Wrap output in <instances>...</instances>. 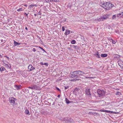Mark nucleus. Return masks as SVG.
<instances>
[{
    "mask_svg": "<svg viewBox=\"0 0 123 123\" xmlns=\"http://www.w3.org/2000/svg\"><path fill=\"white\" fill-rule=\"evenodd\" d=\"M101 6L106 10H109L114 6V5L109 2H106L100 4Z\"/></svg>",
    "mask_w": 123,
    "mask_h": 123,
    "instance_id": "f257e3e1",
    "label": "nucleus"
},
{
    "mask_svg": "<svg viewBox=\"0 0 123 123\" xmlns=\"http://www.w3.org/2000/svg\"><path fill=\"white\" fill-rule=\"evenodd\" d=\"M28 88L36 90H41V88L39 86L34 85H31L30 86L28 87Z\"/></svg>",
    "mask_w": 123,
    "mask_h": 123,
    "instance_id": "f03ea898",
    "label": "nucleus"
},
{
    "mask_svg": "<svg viewBox=\"0 0 123 123\" xmlns=\"http://www.w3.org/2000/svg\"><path fill=\"white\" fill-rule=\"evenodd\" d=\"M9 100L11 104L13 105H15V101L17 100V99L13 97H10L9 98Z\"/></svg>",
    "mask_w": 123,
    "mask_h": 123,
    "instance_id": "7ed1b4c3",
    "label": "nucleus"
},
{
    "mask_svg": "<svg viewBox=\"0 0 123 123\" xmlns=\"http://www.w3.org/2000/svg\"><path fill=\"white\" fill-rule=\"evenodd\" d=\"M97 93L99 95V96L101 97L104 95L105 92L103 90L98 89L97 90Z\"/></svg>",
    "mask_w": 123,
    "mask_h": 123,
    "instance_id": "20e7f679",
    "label": "nucleus"
},
{
    "mask_svg": "<svg viewBox=\"0 0 123 123\" xmlns=\"http://www.w3.org/2000/svg\"><path fill=\"white\" fill-rule=\"evenodd\" d=\"M35 6L36 7L37 5L36 4H31L30 5L28 9L31 12H33L34 11L33 7Z\"/></svg>",
    "mask_w": 123,
    "mask_h": 123,
    "instance_id": "39448f33",
    "label": "nucleus"
},
{
    "mask_svg": "<svg viewBox=\"0 0 123 123\" xmlns=\"http://www.w3.org/2000/svg\"><path fill=\"white\" fill-rule=\"evenodd\" d=\"M77 72L78 76H82L83 74H86L89 75L87 73H85L83 72L80 70L77 71Z\"/></svg>",
    "mask_w": 123,
    "mask_h": 123,
    "instance_id": "423d86ee",
    "label": "nucleus"
},
{
    "mask_svg": "<svg viewBox=\"0 0 123 123\" xmlns=\"http://www.w3.org/2000/svg\"><path fill=\"white\" fill-rule=\"evenodd\" d=\"M71 78H73L74 77H76V78L78 77L77 71H74L72 72V74H71Z\"/></svg>",
    "mask_w": 123,
    "mask_h": 123,
    "instance_id": "0eeeda50",
    "label": "nucleus"
},
{
    "mask_svg": "<svg viewBox=\"0 0 123 123\" xmlns=\"http://www.w3.org/2000/svg\"><path fill=\"white\" fill-rule=\"evenodd\" d=\"M28 69L29 72L35 69L34 67H33L31 65H29L28 67Z\"/></svg>",
    "mask_w": 123,
    "mask_h": 123,
    "instance_id": "6e6552de",
    "label": "nucleus"
},
{
    "mask_svg": "<svg viewBox=\"0 0 123 123\" xmlns=\"http://www.w3.org/2000/svg\"><path fill=\"white\" fill-rule=\"evenodd\" d=\"M90 89L89 88L86 89V94L88 95L89 97H90L91 96V95L90 93Z\"/></svg>",
    "mask_w": 123,
    "mask_h": 123,
    "instance_id": "1a4fd4ad",
    "label": "nucleus"
},
{
    "mask_svg": "<svg viewBox=\"0 0 123 123\" xmlns=\"http://www.w3.org/2000/svg\"><path fill=\"white\" fill-rule=\"evenodd\" d=\"M4 66L7 69H10L11 66V65L10 64H6L5 63H4Z\"/></svg>",
    "mask_w": 123,
    "mask_h": 123,
    "instance_id": "9d476101",
    "label": "nucleus"
},
{
    "mask_svg": "<svg viewBox=\"0 0 123 123\" xmlns=\"http://www.w3.org/2000/svg\"><path fill=\"white\" fill-rule=\"evenodd\" d=\"M21 86L20 85H16L14 86L15 90H18L21 88Z\"/></svg>",
    "mask_w": 123,
    "mask_h": 123,
    "instance_id": "9b49d317",
    "label": "nucleus"
},
{
    "mask_svg": "<svg viewBox=\"0 0 123 123\" xmlns=\"http://www.w3.org/2000/svg\"><path fill=\"white\" fill-rule=\"evenodd\" d=\"M102 17L103 20L104 19H106L108 18V15L107 14L104 15Z\"/></svg>",
    "mask_w": 123,
    "mask_h": 123,
    "instance_id": "f8f14e48",
    "label": "nucleus"
},
{
    "mask_svg": "<svg viewBox=\"0 0 123 123\" xmlns=\"http://www.w3.org/2000/svg\"><path fill=\"white\" fill-rule=\"evenodd\" d=\"M118 63L119 65L121 67L123 66V62L121 60H119L118 62Z\"/></svg>",
    "mask_w": 123,
    "mask_h": 123,
    "instance_id": "ddd939ff",
    "label": "nucleus"
},
{
    "mask_svg": "<svg viewBox=\"0 0 123 123\" xmlns=\"http://www.w3.org/2000/svg\"><path fill=\"white\" fill-rule=\"evenodd\" d=\"M0 70L1 72H2L4 71H6V69L3 67H1L0 69Z\"/></svg>",
    "mask_w": 123,
    "mask_h": 123,
    "instance_id": "4468645a",
    "label": "nucleus"
},
{
    "mask_svg": "<svg viewBox=\"0 0 123 123\" xmlns=\"http://www.w3.org/2000/svg\"><path fill=\"white\" fill-rule=\"evenodd\" d=\"M20 43H18L15 41H14V44L15 46H16L17 45H20Z\"/></svg>",
    "mask_w": 123,
    "mask_h": 123,
    "instance_id": "2eb2a0df",
    "label": "nucleus"
},
{
    "mask_svg": "<svg viewBox=\"0 0 123 123\" xmlns=\"http://www.w3.org/2000/svg\"><path fill=\"white\" fill-rule=\"evenodd\" d=\"M94 55L96 56L97 58H100V55L98 54V52H97L95 53V54H94Z\"/></svg>",
    "mask_w": 123,
    "mask_h": 123,
    "instance_id": "dca6fc26",
    "label": "nucleus"
},
{
    "mask_svg": "<svg viewBox=\"0 0 123 123\" xmlns=\"http://www.w3.org/2000/svg\"><path fill=\"white\" fill-rule=\"evenodd\" d=\"M70 33V30H69L67 29L66 30V32L65 33V34L66 35L69 34Z\"/></svg>",
    "mask_w": 123,
    "mask_h": 123,
    "instance_id": "f3484780",
    "label": "nucleus"
},
{
    "mask_svg": "<svg viewBox=\"0 0 123 123\" xmlns=\"http://www.w3.org/2000/svg\"><path fill=\"white\" fill-rule=\"evenodd\" d=\"M106 112L108 113H115V114L116 113V112H113L112 111H107V110L106 111Z\"/></svg>",
    "mask_w": 123,
    "mask_h": 123,
    "instance_id": "a211bd4d",
    "label": "nucleus"
},
{
    "mask_svg": "<svg viewBox=\"0 0 123 123\" xmlns=\"http://www.w3.org/2000/svg\"><path fill=\"white\" fill-rule=\"evenodd\" d=\"M107 56V54H102L101 55V56L102 57H105Z\"/></svg>",
    "mask_w": 123,
    "mask_h": 123,
    "instance_id": "6ab92c4d",
    "label": "nucleus"
},
{
    "mask_svg": "<svg viewBox=\"0 0 123 123\" xmlns=\"http://www.w3.org/2000/svg\"><path fill=\"white\" fill-rule=\"evenodd\" d=\"M97 20L98 21H99L103 20L102 17H101L100 18H97Z\"/></svg>",
    "mask_w": 123,
    "mask_h": 123,
    "instance_id": "aec40b11",
    "label": "nucleus"
},
{
    "mask_svg": "<svg viewBox=\"0 0 123 123\" xmlns=\"http://www.w3.org/2000/svg\"><path fill=\"white\" fill-rule=\"evenodd\" d=\"M25 112L26 114H29V111L28 109H27L25 110Z\"/></svg>",
    "mask_w": 123,
    "mask_h": 123,
    "instance_id": "412c9836",
    "label": "nucleus"
},
{
    "mask_svg": "<svg viewBox=\"0 0 123 123\" xmlns=\"http://www.w3.org/2000/svg\"><path fill=\"white\" fill-rule=\"evenodd\" d=\"M71 43L73 44H75L76 43V41L74 40H73L71 41Z\"/></svg>",
    "mask_w": 123,
    "mask_h": 123,
    "instance_id": "4be33fe9",
    "label": "nucleus"
},
{
    "mask_svg": "<svg viewBox=\"0 0 123 123\" xmlns=\"http://www.w3.org/2000/svg\"><path fill=\"white\" fill-rule=\"evenodd\" d=\"M65 101L67 104H68L70 103L69 101L67 98H66Z\"/></svg>",
    "mask_w": 123,
    "mask_h": 123,
    "instance_id": "5701e85b",
    "label": "nucleus"
},
{
    "mask_svg": "<svg viewBox=\"0 0 123 123\" xmlns=\"http://www.w3.org/2000/svg\"><path fill=\"white\" fill-rule=\"evenodd\" d=\"M122 12L120 13H119V14H118L117 15V16L118 17H119V16L121 15H122Z\"/></svg>",
    "mask_w": 123,
    "mask_h": 123,
    "instance_id": "b1692460",
    "label": "nucleus"
},
{
    "mask_svg": "<svg viewBox=\"0 0 123 123\" xmlns=\"http://www.w3.org/2000/svg\"><path fill=\"white\" fill-rule=\"evenodd\" d=\"M92 114H93L94 115H97L98 114V113L95 112H92Z\"/></svg>",
    "mask_w": 123,
    "mask_h": 123,
    "instance_id": "393cba45",
    "label": "nucleus"
},
{
    "mask_svg": "<svg viewBox=\"0 0 123 123\" xmlns=\"http://www.w3.org/2000/svg\"><path fill=\"white\" fill-rule=\"evenodd\" d=\"M22 8H19L17 10V11L18 12H19L20 11H22Z\"/></svg>",
    "mask_w": 123,
    "mask_h": 123,
    "instance_id": "a878e982",
    "label": "nucleus"
},
{
    "mask_svg": "<svg viewBox=\"0 0 123 123\" xmlns=\"http://www.w3.org/2000/svg\"><path fill=\"white\" fill-rule=\"evenodd\" d=\"M85 77L86 78H92V79H93L94 77H88L87 76H85Z\"/></svg>",
    "mask_w": 123,
    "mask_h": 123,
    "instance_id": "bb28decb",
    "label": "nucleus"
},
{
    "mask_svg": "<svg viewBox=\"0 0 123 123\" xmlns=\"http://www.w3.org/2000/svg\"><path fill=\"white\" fill-rule=\"evenodd\" d=\"M112 43L113 44H115L116 43V42L115 41L113 40V39H112Z\"/></svg>",
    "mask_w": 123,
    "mask_h": 123,
    "instance_id": "cd10ccee",
    "label": "nucleus"
},
{
    "mask_svg": "<svg viewBox=\"0 0 123 123\" xmlns=\"http://www.w3.org/2000/svg\"><path fill=\"white\" fill-rule=\"evenodd\" d=\"M39 48H40V49H41L42 50H43V51H44L45 52V50H44V49H43V48L40 46H39Z\"/></svg>",
    "mask_w": 123,
    "mask_h": 123,
    "instance_id": "c85d7f7f",
    "label": "nucleus"
},
{
    "mask_svg": "<svg viewBox=\"0 0 123 123\" xmlns=\"http://www.w3.org/2000/svg\"><path fill=\"white\" fill-rule=\"evenodd\" d=\"M106 110H101L99 111L101 112H106Z\"/></svg>",
    "mask_w": 123,
    "mask_h": 123,
    "instance_id": "c756f323",
    "label": "nucleus"
},
{
    "mask_svg": "<svg viewBox=\"0 0 123 123\" xmlns=\"http://www.w3.org/2000/svg\"><path fill=\"white\" fill-rule=\"evenodd\" d=\"M116 16L115 15H114L112 16V18L113 19H114L115 18H116Z\"/></svg>",
    "mask_w": 123,
    "mask_h": 123,
    "instance_id": "7c9ffc66",
    "label": "nucleus"
},
{
    "mask_svg": "<svg viewBox=\"0 0 123 123\" xmlns=\"http://www.w3.org/2000/svg\"><path fill=\"white\" fill-rule=\"evenodd\" d=\"M41 13L40 11H39V12L37 13L38 15H41Z\"/></svg>",
    "mask_w": 123,
    "mask_h": 123,
    "instance_id": "2f4dec72",
    "label": "nucleus"
},
{
    "mask_svg": "<svg viewBox=\"0 0 123 123\" xmlns=\"http://www.w3.org/2000/svg\"><path fill=\"white\" fill-rule=\"evenodd\" d=\"M69 87V86H65V89H68Z\"/></svg>",
    "mask_w": 123,
    "mask_h": 123,
    "instance_id": "473e14b6",
    "label": "nucleus"
},
{
    "mask_svg": "<svg viewBox=\"0 0 123 123\" xmlns=\"http://www.w3.org/2000/svg\"><path fill=\"white\" fill-rule=\"evenodd\" d=\"M108 39L109 40V41H110V40H112V38H111V37H108Z\"/></svg>",
    "mask_w": 123,
    "mask_h": 123,
    "instance_id": "72a5a7b5",
    "label": "nucleus"
},
{
    "mask_svg": "<svg viewBox=\"0 0 123 123\" xmlns=\"http://www.w3.org/2000/svg\"><path fill=\"white\" fill-rule=\"evenodd\" d=\"M45 1L47 2H49L51 1L50 0H46Z\"/></svg>",
    "mask_w": 123,
    "mask_h": 123,
    "instance_id": "f704fd0d",
    "label": "nucleus"
},
{
    "mask_svg": "<svg viewBox=\"0 0 123 123\" xmlns=\"http://www.w3.org/2000/svg\"><path fill=\"white\" fill-rule=\"evenodd\" d=\"M62 31H65V28L64 27V26H63L62 27Z\"/></svg>",
    "mask_w": 123,
    "mask_h": 123,
    "instance_id": "c9c22d12",
    "label": "nucleus"
},
{
    "mask_svg": "<svg viewBox=\"0 0 123 123\" xmlns=\"http://www.w3.org/2000/svg\"><path fill=\"white\" fill-rule=\"evenodd\" d=\"M44 65H45L46 66H48V63H45L44 64Z\"/></svg>",
    "mask_w": 123,
    "mask_h": 123,
    "instance_id": "e433bc0d",
    "label": "nucleus"
},
{
    "mask_svg": "<svg viewBox=\"0 0 123 123\" xmlns=\"http://www.w3.org/2000/svg\"><path fill=\"white\" fill-rule=\"evenodd\" d=\"M4 57H6L7 59L8 60H9V57H8L7 56H4Z\"/></svg>",
    "mask_w": 123,
    "mask_h": 123,
    "instance_id": "4c0bfd02",
    "label": "nucleus"
},
{
    "mask_svg": "<svg viewBox=\"0 0 123 123\" xmlns=\"http://www.w3.org/2000/svg\"><path fill=\"white\" fill-rule=\"evenodd\" d=\"M56 89L58 91H60V90L57 87H56Z\"/></svg>",
    "mask_w": 123,
    "mask_h": 123,
    "instance_id": "58836bf2",
    "label": "nucleus"
},
{
    "mask_svg": "<svg viewBox=\"0 0 123 123\" xmlns=\"http://www.w3.org/2000/svg\"><path fill=\"white\" fill-rule=\"evenodd\" d=\"M33 51L34 52L35 51H36L35 49L34 48H33Z\"/></svg>",
    "mask_w": 123,
    "mask_h": 123,
    "instance_id": "ea45409f",
    "label": "nucleus"
},
{
    "mask_svg": "<svg viewBox=\"0 0 123 123\" xmlns=\"http://www.w3.org/2000/svg\"><path fill=\"white\" fill-rule=\"evenodd\" d=\"M120 93L119 92H117V93H116V94H119Z\"/></svg>",
    "mask_w": 123,
    "mask_h": 123,
    "instance_id": "a19ab883",
    "label": "nucleus"
},
{
    "mask_svg": "<svg viewBox=\"0 0 123 123\" xmlns=\"http://www.w3.org/2000/svg\"><path fill=\"white\" fill-rule=\"evenodd\" d=\"M25 15H26L27 16V17H28V14H27V13H26L25 12Z\"/></svg>",
    "mask_w": 123,
    "mask_h": 123,
    "instance_id": "79ce46f5",
    "label": "nucleus"
},
{
    "mask_svg": "<svg viewBox=\"0 0 123 123\" xmlns=\"http://www.w3.org/2000/svg\"><path fill=\"white\" fill-rule=\"evenodd\" d=\"M61 96L60 95H58V98H60V97Z\"/></svg>",
    "mask_w": 123,
    "mask_h": 123,
    "instance_id": "37998d69",
    "label": "nucleus"
},
{
    "mask_svg": "<svg viewBox=\"0 0 123 123\" xmlns=\"http://www.w3.org/2000/svg\"><path fill=\"white\" fill-rule=\"evenodd\" d=\"M25 30H28V29H27V27H25Z\"/></svg>",
    "mask_w": 123,
    "mask_h": 123,
    "instance_id": "c03bdc74",
    "label": "nucleus"
},
{
    "mask_svg": "<svg viewBox=\"0 0 123 123\" xmlns=\"http://www.w3.org/2000/svg\"><path fill=\"white\" fill-rule=\"evenodd\" d=\"M41 65H43L44 64H43V62H41Z\"/></svg>",
    "mask_w": 123,
    "mask_h": 123,
    "instance_id": "a18cd8bd",
    "label": "nucleus"
},
{
    "mask_svg": "<svg viewBox=\"0 0 123 123\" xmlns=\"http://www.w3.org/2000/svg\"><path fill=\"white\" fill-rule=\"evenodd\" d=\"M24 6L26 7H27V5H24Z\"/></svg>",
    "mask_w": 123,
    "mask_h": 123,
    "instance_id": "49530a36",
    "label": "nucleus"
},
{
    "mask_svg": "<svg viewBox=\"0 0 123 123\" xmlns=\"http://www.w3.org/2000/svg\"><path fill=\"white\" fill-rule=\"evenodd\" d=\"M91 113H92V112H89V114H91Z\"/></svg>",
    "mask_w": 123,
    "mask_h": 123,
    "instance_id": "de8ad7c7",
    "label": "nucleus"
},
{
    "mask_svg": "<svg viewBox=\"0 0 123 123\" xmlns=\"http://www.w3.org/2000/svg\"><path fill=\"white\" fill-rule=\"evenodd\" d=\"M37 15L36 14H34V15L35 16H36Z\"/></svg>",
    "mask_w": 123,
    "mask_h": 123,
    "instance_id": "09e8293b",
    "label": "nucleus"
},
{
    "mask_svg": "<svg viewBox=\"0 0 123 123\" xmlns=\"http://www.w3.org/2000/svg\"><path fill=\"white\" fill-rule=\"evenodd\" d=\"M70 80L71 81H72L73 80Z\"/></svg>",
    "mask_w": 123,
    "mask_h": 123,
    "instance_id": "8fccbe9b",
    "label": "nucleus"
},
{
    "mask_svg": "<svg viewBox=\"0 0 123 123\" xmlns=\"http://www.w3.org/2000/svg\"><path fill=\"white\" fill-rule=\"evenodd\" d=\"M0 57H1V58L2 57V56L0 54Z\"/></svg>",
    "mask_w": 123,
    "mask_h": 123,
    "instance_id": "3c124183",
    "label": "nucleus"
},
{
    "mask_svg": "<svg viewBox=\"0 0 123 123\" xmlns=\"http://www.w3.org/2000/svg\"><path fill=\"white\" fill-rule=\"evenodd\" d=\"M0 57H1V58L2 57V56L0 54Z\"/></svg>",
    "mask_w": 123,
    "mask_h": 123,
    "instance_id": "603ef678",
    "label": "nucleus"
},
{
    "mask_svg": "<svg viewBox=\"0 0 123 123\" xmlns=\"http://www.w3.org/2000/svg\"><path fill=\"white\" fill-rule=\"evenodd\" d=\"M37 85H38V86L40 85V84L39 83V84H37Z\"/></svg>",
    "mask_w": 123,
    "mask_h": 123,
    "instance_id": "864d4df0",
    "label": "nucleus"
},
{
    "mask_svg": "<svg viewBox=\"0 0 123 123\" xmlns=\"http://www.w3.org/2000/svg\"><path fill=\"white\" fill-rule=\"evenodd\" d=\"M42 114H43V113H44L43 112H42V113H41Z\"/></svg>",
    "mask_w": 123,
    "mask_h": 123,
    "instance_id": "5fc2aeb1",
    "label": "nucleus"
},
{
    "mask_svg": "<svg viewBox=\"0 0 123 123\" xmlns=\"http://www.w3.org/2000/svg\"><path fill=\"white\" fill-rule=\"evenodd\" d=\"M122 16H123V13H122Z\"/></svg>",
    "mask_w": 123,
    "mask_h": 123,
    "instance_id": "6e6d98bb",
    "label": "nucleus"
},
{
    "mask_svg": "<svg viewBox=\"0 0 123 123\" xmlns=\"http://www.w3.org/2000/svg\"><path fill=\"white\" fill-rule=\"evenodd\" d=\"M34 47H37V46H34Z\"/></svg>",
    "mask_w": 123,
    "mask_h": 123,
    "instance_id": "4d7b16f0",
    "label": "nucleus"
},
{
    "mask_svg": "<svg viewBox=\"0 0 123 123\" xmlns=\"http://www.w3.org/2000/svg\"><path fill=\"white\" fill-rule=\"evenodd\" d=\"M6 71V72H8L7 71Z\"/></svg>",
    "mask_w": 123,
    "mask_h": 123,
    "instance_id": "13d9d810",
    "label": "nucleus"
}]
</instances>
